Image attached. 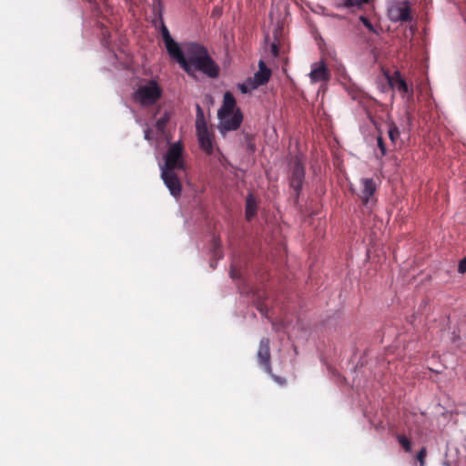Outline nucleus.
Listing matches in <instances>:
<instances>
[{"instance_id": "obj_21", "label": "nucleus", "mask_w": 466, "mask_h": 466, "mask_svg": "<svg viewBox=\"0 0 466 466\" xmlns=\"http://www.w3.org/2000/svg\"><path fill=\"white\" fill-rule=\"evenodd\" d=\"M388 134L390 138L391 143L395 144L397 142V138L400 136V131L396 126L393 124L389 125Z\"/></svg>"}, {"instance_id": "obj_17", "label": "nucleus", "mask_w": 466, "mask_h": 466, "mask_svg": "<svg viewBox=\"0 0 466 466\" xmlns=\"http://www.w3.org/2000/svg\"><path fill=\"white\" fill-rule=\"evenodd\" d=\"M167 50L171 57L177 60V62L181 66L184 70H187L186 56L183 51L181 50L178 44L172 39V41L166 44Z\"/></svg>"}, {"instance_id": "obj_34", "label": "nucleus", "mask_w": 466, "mask_h": 466, "mask_svg": "<svg viewBox=\"0 0 466 466\" xmlns=\"http://www.w3.org/2000/svg\"><path fill=\"white\" fill-rule=\"evenodd\" d=\"M204 148L206 149L207 154H208V155L212 154L213 147H204Z\"/></svg>"}, {"instance_id": "obj_5", "label": "nucleus", "mask_w": 466, "mask_h": 466, "mask_svg": "<svg viewBox=\"0 0 466 466\" xmlns=\"http://www.w3.org/2000/svg\"><path fill=\"white\" fill-rule=\"evenodd\" d=\"M388 15L392 22H410L411 9L408 1L395 2L388 10Z\"/></svg>"}, {"instance_id": "obj_18", "label": "nucleus", "mask_w": 466, "mask_h": 466, "mask_svg": "<svg viewBox=\"0 0 466 466\" xmlns=\"http://www.w3.org/2000/svg\"><path fill=\"white\" fill-rule=\"evenodd\" d=\"M371 0H333L334 5L338 9H350L354 11L355 8L361 9L364 5L370 4Z\"/></svg>"}, {"instance_id": "obj_24", "label": "nucleus", "mask_w": 466, "mask_h": 466, "mask_svg": "<svg viewBox=\"0 0 466 466\" xmlns=\"http://www.w3.org/2000/svg\"><path fill=\"white\" fill-rule=\"evenodd\" d=\"M360 20L369 29V31H370L372 33H376V30H375L373 25L370 22V20L366 16H364V15L360 16Z\"/></svg>"}, {"instance_id": "obj_2", "label": "nucleus", "mask_w": 466, "mask_h": 466, "mask_svg": "<svg viewBox=\"0 0 466 466\" xmlns=\"http://www.w3.org/2000/svg\"><path fill=\"white\" fill-rule=\"evenodd\" d=\"M101 31V43L110 51L114 56H116L112 41V33L116 28V16L114 7L109 5L108 0H101V17L99 20Z\"/></svg>"}, {"instance_id": "obj_7", "label": "nucleus", "mask_w": 466, "mask_h": 466, "mask_svg": "<svg viewBox=\"0 0 466 466\" xmlns=\"http://www.w3.org/2000/svg\"><path fill=\"white\" fill-rule=\"evenodd\" d=\"M196 71H200L210 78H217L219 75L220 68L218 65L210 57L209 54L198 58L193 65V76H195Z\"/></svg>"}, {"instance_id": "obj_16", "label": "nucleus", "mask_w": 466, "mask_h": 466, "mask_svg": "<svg viewBox=\"0 0 466 466\" xmlns=\"http://www.w3.org/2000/svg\"><path fill=\"white\" fill-rule=\"evenodd\" d=\"M360 184L361 189L359 197L364 205H368L377 190L376 183L373 178L366 177L360 179Z\"/></svg>"}, {"instance_id": "obj_33", "label": "nucleus", "mask_w": 466, "mask_h": 466, "mask_svg": "<svg viewBox=\"0 0 466 466\" xmlns=\"http://www.w3.org/2000/svg\"><path fill=\"white\" fill-rule=\"evenodd\" d=\"M220 247V240L219 238H214V249L218 248Z\"/></svg>"}, {"instance_id": "obj_20", "label": "nucleus", "mask_w": 466, "mask_h": 466, "mask_svg": "<svg viewBox=\"0 0 466 466\" xmlns=\"http://www.w3.org/2000/svg\"><path fill=\"white\" fill-rule=\"evenodd\" d=\"M397 439L405 451L410 452L411 451V441L409 438L405 435H397Z\"/></svg>"}, {"instance_id": "obj_14", "label": "nucleus", "mask_w": 466, "mask_h": 466, "mask_svg": "<svg viewBox=\"0 0 466 466\" xmlns=\"http://www.w3.org/2000/svg\"><path fill=\"white\" fill-rule=\"evenodd\" d=\"M310 80L314 83L326 82L330 78V72L327 64L321 60L312 65V70L309 73Z\"/></svg>"}, {"instance_id": "obj_30", "label": "nucleus", "mask_w": 466, "mask_h": 466, "mask_svg": "<svg viewBox=\"0 0 466 466\" xmlns=\"http://www.w3.org/2000/svg\"><path fill=\"white\" fill-rule=\"evenodd\" d=\"M243 136L248 146H253V135L249 133H243Z\"/></svg>"}, {"instance_id": "obj_9", "label": "nucleus", "mask_w": 466, "mask_h": 466, "mask_svg": "<svg viewBox=\"0 0 466 466\" xmlns=\"http://www.w3.org/2000/svg\"><path fill=\"white\" fill-rule=\"evenodd\" d=\"M305 178V167L302 159L296 156L292 161L291 176L289 178L290 187L295 190L296 195L299 196Z\"/></svg>"}, {"instance_id": "obj_13", "label": "nucleus", "mask_w": 466, "mask_h": 466, "mask_svg": "<svg viewBox=\"0 0 466 466\" xmlns=\"http://www.w3.org/2000/svg\"><path fill=\"white\" fill-rule=\"evenodd\" d=\"M271 71L267 67L264 61L258 62V71L255 73L253 78H248V82L250 84L252 89H256L260 86L267 84L270 78Z\"/></svg>"}, {"instance_id": "obj_1", "label": "nucleus", "mask_w": 466, "mask_h": 466, "mask_svg": "<svg viewBox=\"0 0 466 466\" xmlns=\"http://www.w3.org/2000/svg\"><path fill=\"white\" fill-rule=\"evenodd\" d=\"M218 129L222 134L237 130L240 127L243 114L239 108H236V99L231 92L227 91L224 94L223 104L218 111Z\"/></svg>"}, {"instance_id": "obj_23", "label": "nucleus", "mask_w": 466, "mask_h": 466, "mask_svg": "<svg viewBox=\"0 0 466 466\" xmlns=\"http://www.w3.org/2000/svg\"><path fill=\"white\" fill-rule=\"evenodd\" d=\"M427 457V449L426 447H422L420 451L418 452L416 459L420 462V466L425 465V459Z\"/></svg>"}, {"instance_id": "obj_26", "label": "nucleus", "mask_w": 466, "mask_h": 466, "mask_svg": "<svg viewBox=\"0 0 466 466\" xmlns=\"http://www.w3.org/2000/svg\"><path fill=\"white\" fill-rule=\"evenodd\" d=\"M257 309L262 315L268 317V309L267 305H265L263 302H258Z\"/></svg>"}, {"instance_id": "obj_32", "label": "nucleus", "mask_w": 466, "mask_h": 466, "mask_svg": "<svg viewBox=\"0 0 466 466\" xmlns=\"http://www.w3.org/2000/svg\"><path fill=\"white\" fill-rule=\"evenodd\" d=\"M387 147H379L380 153H376L378 157H381L386 155Z\"/></svg>"}, {"instance_id": "obj_10", "label": "nucleus", "mask_w": 466, "mask_h": 466, "mask_svg": "<svg viewBox=\"0 0 466 466\" xmlns=\"http://www.w3.org/2000/svg\"><path fill=\"white\" fill-rule=\"evenodd\" d=\"M197 110L196 128L200 146H212L213 134L208 131L203 110L200 106H197Z\"/></svg>"}, {"instance_id": "obj_25", "label": "nucleus", "mask_w": 466, "mask_h": 466, "mask_svg": "<svg viewBox=\"0 0 466 466\" xmlns=\"http://www.w3.org/2000/svg\"><path fill=\"white\" fill-rule=\"evenodd\" d=\"M229 274H230L231 279L234 280H238V279H241L240 271L234 265L231 266Z\"/></svg>"}, {"instance_id": "obj_12", "label": "nucleus", "mask_w": 466, "mask_h": 466, "mask_svg": "<svg viewBox=\"0 0 466 466\" xmlns=\"http://www.w3.org/2000/svg\"><path fill=\"white\" fill-rule=\"evenodd\" d=\"M161 178L170 194L175 198H178L181 196L182 184L176 172L161 171Z\"/></svg>"}, {"instance_id": "obj_36", "label": "nucleus", "mask_w": 466, "mask_h": 466, "mask_svg": "<svg viewBox=\"0 0 466 466\" xmlns=\"http://www.w3.org/2000/svg\"><path fill=\"white\" fill-rule=\"evenodd\" d=\"M444 465H445V466H451V465H450V463H449V462H447V461H446V462H444Z\"/></svg>"}, {"instance_id": "obj_4", "label": "nucleus", "mask_w": 466, "mask_h": 466, "mask_svg": "<svg viewBox=\"0 0 466 466\" xmlns=\"http://www.w3.org/2000/svg\"><path fill=\"white\" fill-rule=\"evenodd\" d=\"M170 120V115L168 112H165L164 115L158 118L156 122L155 130H147L146 131V138L147 140H152V135L156 133L157 135V142L159 144L166 143L167 146H181L180 141L171 142L169 137L166 133V127Z\"/></svg>"}, {"instance_id": "obj_3", "label": "nucleus", "mask_w": 466, "mask_h": 466, "mask_svg": "<svg viewBox=\"0 0 466 466\" xmlns=\"http://www.w3.org/2000/svg\"><path fill=\"white\" fill-rule=\"evenodd\" d=\"M186 169L184 147H167L164 155V163L160 165L161 171L176 172Z\"/></svg>"}, {"instance_id": "obj_11", "label": "nucleus", "mask_w": 466, "mask_h": 466, "mask_svg": "<svg viewBox=\"0 0 466 466\" xmlns=\"http://www.w3.org/2000/svg\"><path fill=\"white\" fill-rule=\"evenodd\" d=\"M269 343H270L269 339H268V338L261 339L260 342H259L258 353H257V357H258L259 365H261L264 368L265 371L268 374H271V371H272L271 363H270L271 355H270Z\"/></svg>"}, {"instance_id": "obj_35", "label": "nucleus", "mask_w": 466, "mask_h": 466, "mask_svg": "<svg viewBox=\"0 0 466 466\" xmlns=\"http://www.w3.org/2000/svg\"><path fill=\"white\" fill-rule=\"evenodd\" d=\"M378 146H383V140H382L381 137H378Z\"/></svg>"}, {"instance_id": "obj_19", "label": "nucleus", "mask_w": 466, "mask_h": 466, "mask_svg": "<svg viewBox=\"0 0 466 466\" xmlns=\"http://www.w3.org/2000/svg\"><path fill=\"white\" fill-rule=\"evenodd\" d=\"M257 208L256 203L252 197H248L246 201V218L248 221H250L254 216L256 215Z\"/></svg>"}, {"instance_id": "obj_29", "label": "nucleus", "mask_w": 466, "mask_h": 466, "mask_svg": "<svg viewBox=\"0 0 466 466\" xmlns=\"http://www.w3.org/2000/svg\"><path fill=\"white\" fill-rule=\"evenodd\" d=\"M270 50H271V53L272 55L277 57L279 56V44L276 43V42H273L270 46Z\"/></svg>"}, {"instance_id": "obj_6", "label": "nucleus", "mask_w": 466, "mask_h": 466, "mask_svg": "<svg viewBox=\"0 0 466 466\" xmlns=\"http://www.w3.org/2000/svg\"><path fill=\"white\" fill-rule=\"evenodd\" d=\"M185 56L187 70H185L189 76H193V65L198 58L204 57L208 54V49L196 43H190L185 46Z\"/></svg>"}, {"instance_id": "obj_22", "label": "nucleus", "mask_w": 466, "mask_h": 466, "mask_svg": "<svg viewBox=\"0 0 466 466\" xmlns=\"http://www.w3.org/2000/svg\"><path fill=\"white\" fill-rule=\"evenodd\" d=\"M161 35H162L165 45L167 43L170 44V42L172 41L173 38L171 37L168 29L167 28V26L165 25V24L163 22L161 25Z\"/></svg>"}, {"instance_id": "obj_31", "label": "nucleus", "mask_w": 466, "mask_h": 466, "mask_svg": "<svg viewBox=\"0 0 466 466\" xmlns=\"http://www.w3.org/2000/svg\"><path fill=\"white\" fill-rule=\"evenodd\" d=\"M269 375H270V376L273 378V380H274L277 383H279V385H285V384H286V382H287V381H286V380H285L284 378L278 377V376H276V375H274V374H272V373H271V374H269Z\"/></svg>"}, {"instance_id": "obj_28", "label": "nucleus", "mask_w": 466, "mask_h": 466, "mask_svg": "<svg viewBox=\"0 0 466 466\" xmlns=\"http://www.w3.org/2000/svg\"><path fill=\"white\" fill-rule=\"evenodd\" d=\"M238 89L241 91V93L243 94H247L248 93L252 88L250 87V84L247 81V84H239L238 85Z\"/></svg>"}, {"instance_id": "obj_8", "label": "nucleus", "mask_w": 466, "mask_h": 466, "mask_svg": "<svg viewBox=\"0 0 466 466\" xmlns=\"http://www.w3.org/2000/svg\"><path fill=\"white\" fill-rule=\"evenodd\" d=\"M160 96L161 90L155 81L140 86L137 92V97L143 105L155 104Z\"/></svg>"}, {"instance_id": "obj_15", "label": "nucleus", "mask_w": 466, "mask_h": 466, "mask_svg": "<svg viewBox=\"0 0 466 466\" xmlns=\"http://www.w3.org/2000/svg\"><path fill=\"white\" fill-rule=\"evenodd\" d=\"M387 79L392 88H396L403 95L407 94L409 96H412V88L408 86L407 82L399 71L394 72L392 76L387 75Z\"/></svg>"}, {"instance_id": "obj_27", "label": "nucleus", "mask_w": 466, "mask_h": 466, "mask_svg": "<svg viewBox=\"0 0 466 466\" xmlns=\"http://www.w3.org/2000/svg\"><path fill=\"white\" fill-rule=\"evenodd\" d=\"M458 272L463 274L466 272V257L460 260L458 266Z\"/></svg>"}]
</instances>
